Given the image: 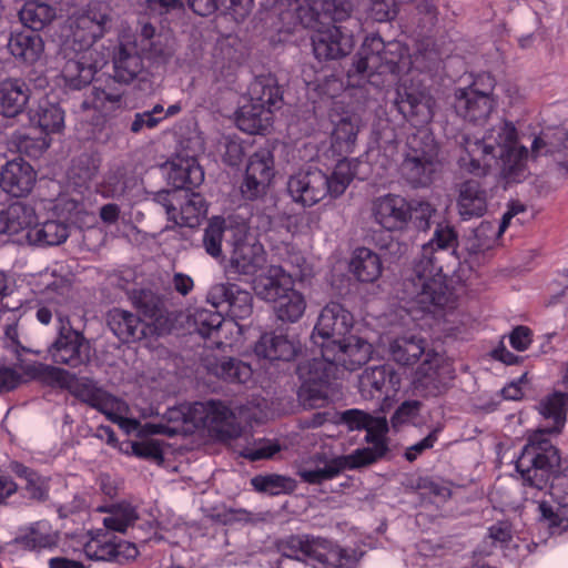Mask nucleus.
Segmentation results:
<instances>
[{"mask_svg":"<svg viewBox=\"0 0 568 568\" xmlns=\"http://www.w3.org/2000/svg\"><path fill=\"white\" fill-rule=\"evenodd\" d=\"M456 243L454 229L438 224L433 237L423 245L419 257L404 272L402 286L405 305L398 310V316L399 325L407 331L388 342L389 356L399 365H413L427 353L425 339L413 333L416 322L425 314L449 307L454 302L437 254L454 248Z\"/></svg>","mask_w":568,"mask_h":568,"instance_id":"obj_1","label":"nucleus"},{"mask_svg":"<svg viewBox=\"0 0 568 568\" xmlns=\"http://www.w3.org/2000/svg\"><path fill=\"white\" fill-rule=\"evenodd\" d=\"M459 143L463 153L458 164L474 175H484L495 166L507 183L521 182L529 175V161L541 155L568 175V131L558 133L549 142L535 138L529 152L520 144L515 124L500 119L485 131L481 139L463 135Z\"/></svg>","mask_w":568,"mask_h":568,"instance_id":"obj_2","label":"nucleus"},{"mask_svg":"<svg viewBox=\"0 0 568 568\" xmlns=\"http://www.w3.org/2000/svg\"><path fill=\"white\" fill-rule=\"evenodd\" d=\"M106 3L91 1L69 18L70 36L62 49L65 63L61 75L68 88L80 90L90 84L109 59V52L98 50L94 42L106 32L110 22Z\"/></svg>","mask_w":568,"mask_h":568,"instance_id":"obj_3","label":"nucleus"},{"mask_svg":"<svg viewBox=\"0 0 568 568\" xmlns=\"http://www.w3.org/2000/svg\"><path fill=\"white\" fill-rule=\"evenodd\" d=\"M537 408L546 420L551 422V425L539 428L529 437L516 460V470L527 488L542 491L548 487L550 477L560 465L558 449L550 443L547 435L562 429L568 410V394L554 392L545 396Z\"/></svg>","mask_w":568,"mask_h":568,"instance_id":"obj_4","label":"nucleus"},{"mask_svg":"<svg viewBox=\"0 0 568 568\" xmlns=\"http://www.w3.org/2000/svg\"><path fill=\"white\" fill-rule=\"evenodd\" d=\"M353 325L352 313L342 304L331 302L322 308L311 334V343L321 357L341 364L347 371L358 369L373 353L371 343L349 334Z\"/></svg>","mask_w":568,"mask_h":568,"instance_id":"obj_5","label":"nucleus"},{"mask_svg":"<svg viewBox=\"0 0 568 568\" xmlns=\"http://www.w3.org/2000/svg\"><path fill=\"white\" fill-rule=\"evenodd\" d=\"M425 58L426 54L410 55L407 48L399 41L385 43L378 36H368L347 71L348 84L362 87L369 82L373 85H379L381 82L375 79L376 77L385 74L404 77L414 69L427 68V64L422 61Z\"/></svg>","mask_w":568,"mask_h":568,"instance_id":"obj_6","label":"nucleus"},{"mask_svg":"<svg viewBox=\"0 0 568 568\" xmlns=\"http://www.w3.org/2000/svg\"><path fill=\"white\" fill-rule=\"evenodd\" d=\"M173 53L169 38L156 33L148 22L141 24L138 34L123 32L113 54L114 78L129 83L143 70V59L154 63L165 62Z\"/></svg>","mask_w":568,"mask_h":568,"instance_id":"obj_7","label":"nucleus"},{"mask_svg":"<svg viewBox=\"0 0 568 568\" xmlns=\"http://www.w3.org/2000/svg\"><path fill=\"white\" fill-rule=\"evenodd\" d=\"M169 420L191 423L195 427H204L219 438H232L240 434V427L233 412L221 402H197L181 405L166 413Z\"/></svg>","mask_w":568,"mask_h":568,"instance_id":"obj_8","label":"nucleus"},{"mask_svg":"<svg viewBox=\"0 0 568 568\" xmlns=\"http://www.w3.org/2000/svg\"><path fill=\"white\" fill-rule=\"evenodd\" d=\"M276 2L282 6L287 4V12H293L296 17V20L304 28H307L302 23L296 11L298 6L307 7L305 0H276ZM325 20L333 19L328 17H322L314 27H308L310 29H316L312 36V45L315 58L320 61H327L346 57L352 52L355 44L353 36L336 26L325 27Z\"/></svg>","mask_w":568,"mask_h":568,"instance_id":"obj_9","label":"nucleus"},{"mask_svg":"<svg viewBox=\"0 0 568 568\" xmlns=\"http://www.w3.org/2000/svg\"><path fill=\"white\" fill-rule=\"evenodd\" d=\"M338 366L341 364L322 357L298 364L297 374L302 381L298 398L305 407L316 408L326 404L331 379L335 378Z\"/></svg>","mask_w":568,"mask_h":568,"instance_id":"obj_10","label":"nucleus"},{"mask_svg":"<svg viewBox=\"0 0 568 568\" xmlns=\"http://www.w3.org/2000/svg\"><path fill=\"white\" fill-rule=\"evenodd\" d=\"M408 143L410 151L402 164L403 174L414 186L427 185L437 166V144L426 130H419Z\"/></svg>","mask_w":568,"mask_h":568,"instance_id":"obj_11","label":"nucleus"},{"mask_svg":"<svg viewBox=\"0 0 568 568\" xmlns=\"http://www.w3.org/2000/svg\"><path fill=\"white\" fill-rule=\"evenodd\" d=\"M372 459L366 450H355L353 454L332 458L316 454L298 465L297 475L307 484H322L335 478L345 469L369 465Z\"/></svg>","mask_w":568,"mask_h":568,"instance_id":"obj_12","label":"nucleus"},{"mask_svg":"<svg viewBox=\"0 0 568 568\" xmlns=\"http://www.w3.org/2000/svg\"><path fill=\"white\" fill-rule=\"evenodd\" d=\"M163 206L168 220L179 226L195 227L207 213L204 197L199 193H185L179 191L161 192L156 196Z\"/></svg>","mask_w":568,"mask_h":568,"instance_id":"obj_13","label":"nucleus"},{"mask_svg":"<svg viewBox=\"0 0 568 568\" xmlns=\"http://www.w3.org/2000/svg\"><path fill=\"white\" fill-rule=\"evenodd\" d=\"M395 105L414 126L428 124L434 115V99L420 85L402 78L396 89Z\"/></svg>","mask_w":568,"mask_h":568,"instance_id":"obj_14","label":"nucleus"},{"mask_svg":"<svg viewBox=\"0 0 568 568\" xmlns=\"http://www.w3.org/2000/svg\"><path fill=\"white\" fill-rule=\"evenodd\" d=\"M92 347L82 333L75 331L70 324L59 326L55 341L48 353L55 364L75 368L90 362Z\"/></svg>","mask_w":568,"mask_h":568,"instance_id":"obj_15","label":"nucleus"},{"mask_svg":"<svg viewBox=\"0 0 568 568\" xmlns=\"http://www.w3.org/2000/svg\"><path fill=\"white\" fill-rule=\"evenodd\" d=\"M287 190L292 199L304 206H313L327 195L333 197L329 176L320 169L302 170L292 175Z\"/></svg>","mask_w":568,"mask_h":568,"instance_id":"obj_16","label":"nucleus"},{"mask_svg":"<svg viewBox=\"0 0 568 568\" xmlns=\"http://www.w3.org/2000/svg\"><path fill=\"white\" fill-rule=\"evenodd\" d=\"M372 216L383 229L404 231L412 222V204L402 195L386 194L372 202Z\"/></svg>","mask_w":568,"mask_h":568,"instance_id":"obj_17","label":"nucleus"},{"mask_svg":"<svg viewBox=\"0 0 568 568\" xmlns=\"http://www.w3.org/2000/svg\"><path fill=\"white\" fill-rule=\"evenodd\" d=\"M232 246L229 272L253 280L266 266L265 250L255 239L241 233Z\"/></svg>","mask_w":568,"mask_h":568,"instance_id":"obj_18","label":"nucleus"},{"mask_svg":"<svg viewBox=\"0 0 568 568\" xmlns=\"http://www.w3.org/2000/svg\"><path fill=\"white\" fill-rule=\"evenodd\" d=\"M274 176V159L267 149L257 150L250 156L241 186L243 196L255 200L265 194Z\"/></svg>","mask_w":568,"mask_h":568,"instance_id":"obj_19","label":"nucleus"},{"mask_svg":"<svg viewBox=\"0 0 568 568\" xmlns=\"http://www.w3.org/2000/svg\"><path fill=\"white\" fill-rule=\"evenodd\" d=\"M37 182V172L22 158L8 161L0 171V186L3 192L14 196H27Z\"/></svg>","mask_w":568,"mask_h":568,"instance_id":"obj_20","label":"nucleus"},{"mask_svg":"<svg viewBox=\"0 0 568 568\" xmlns=\"http://www.w3.org/2000/svg\"><path fill=\"white\" fill-rule=\"evenodd\" d=\"M207 301L211 302L214 307L226 303L229 314L234 320H245L250 317L253 312L252 295L234 284L220 283L213 285L209 292Z\"/></svg>","mask_w":568,"mask_h":568,"instance_id":"obj_21","label":"nucleus"},{"mask_svg":"<svg viewBox=\"0 0 568 568\" xmlns=\"http://www.w3.org/2000/svg\"><path fill=\"white\" fill-rule=\"evenodd\" d=\"M95 409L104 414L110 420L119 423L126 433L136 432L138 436L141 437L151 434H161L164 429L160 424L145 423L141 425L138 419L122 417V415L128 412L126 404L105 390Z\"/></svg>","mask_w":568,"mask_h":568,"instance_id":"obj_22","label":"nucleus"},{"mask_svg":"<svg viewBox=\"0 0 568 568\" xmlns=\"http://www.w3.org/2000/svg\"><path fill=\"white\" fill-rule=\"evenodd\" d=\"M442 357L434 353H426V357L417 368L414 376V388L424 396H436L446 386L449 378L446 367L440 366Z\"/></svg>","mask_w":568,"mask_h":568,"instance_id":"obj_23","label":"nucleus"},{"mask_svg":"<svg viewBox=\"0 0 568 568\" xmlns=\"http://www.w3.org/2000/svg\"><path fill=\"white\" fill-rule=\"evenodd\" d=\"M300 351L301 344L296 338L277 332L262 334L254 345L255 355L270 362H290Z\"/></svg>","mask_w":568,"mask_h":568,"instance_id":"obj_24","label":"nucleus"},{"mask_svg":"<svg viewBox=\"0 0 568 568\" xmlns=\"http://www.w3.org/2000/svg\"><path fill=\"white\" fill-rule=\"evenodd\" d=\"M400 387V376L392 365L384 364L366 368L359 376V389L364 397H374L376 394L397 393Z\"/></svg>","mask_w":568,"mask_h":568,"instance_id":"obj_25","label":"nucleus"},{"mask_svg":"<svg viewBox=\"0 0 568 568\" xmlns=\"http://www.w3.org/2000/svg\"><path fill=\"white\" fill-rule=\"evenodd\" d=\"M307 7L298 6L297 14L306 27H314L322 17L343 21L349 17L353 6L348 0H305Z\"/></svg>","mask_w":568,"mask_h":568,"instance_id":"obj_26","label":"nucleus"},{"mask_svg":"<svg viewBox=\"0 0 568 568\" xmlns=\"http://www.w3.org/2000/svg\"><path fill=\"white\" fill-rule=\"evenodd\" d=\"M162 170L168 182L178 190H191L204 181V172L194 158H172Z\"/></svg>","mask_w":568,"mask_h":568,"instance_id":"obj_27","label":"nucleus"},{"mask_svg":"<svg viewBox=\"0 0 568 568\" xmlns=\"http://www.w3.org/2000/svg\"><path fill=\"white\" fill-rule=\"evenodd\" d=\"M292 285V276L280 265H266L252 280L254 293L265 302H272Z\"/></svg>","mask_w":568,"mask_h":568,"instance_id":"obj_28","label":"nucleus"},{"mask_svg":"<svg viewBox=\"0 0 568 568\" xmlns=\"http://www.w3.org/2000/svg\"><path fill=\"white\" fill-rule=\"evenodd\" d=\"M17 542L27 550H53L60 541V534L48 520H39L20 529Z\"/></svg>","mask_w":568,"mask_h":568,"instance_id":"obj_29","label":"nucleus"},{"mask_svg":"<svg viewBox=\"0 0 568 568\" xmlns=\"http://www.w3.org/2000/svg\"><path fill=\"white\" fill-rule=\"evenodd\" d=\"M454 108L465 120L477 122L488 118L496 106L495 98H483L468 90H455Z\"/></svg>","mask_w":568,"mask_h":568,"instance_id":"obj_30","label":"nucleus"},{"mask_svg":"<svg viewBox=\"0 0 568 568\" xmlns=\"http://www.w3.org/2000/svg\"><path fill=\"white\" fill-rule=\"evenodd\" d=\"M30 89L19 79H7L0 82V114L14 118L26 110L30 101Z\"/></svg>","mask_w":568,"mask_h":568,"instance_id":"obj_31","label":"nucleus"},{"mask_svg":"<svg viewBox=\"0 0 568 568\" xmlns=\"http://www.w3.org/2000/svg\"><path fill=\"white\" fill-rule=\"evenodd\" d=\"M28 116L30 123L41 129L47 135L58 133L64 126V112L47 98H40L33 102L28 109Z\"/></svg>","mask_w":568,"mask_h":568,"instance_id":"obj_32","label":"nucleus"},{"mask_svg":"<svg viewBox=\"0 0 568 568\" xmlns=\"http://www.w3.org/2000/svg\"><path fill=\"white\" fill-rule=\"evenodd\" d=\"M457 207L463 220L480 217L487 211V193L476 180H468L459 186Z\"/></svg>","mask_w":568,"mask_h":568,"instance_id":"obj_33","label":"nucleus"},{"mask_svg":"<svg viewBox=\"0 0 568 568\" xmlns=\"http://www.w3.org/2000/svg\"><path fill=\"white\" fill-rule=\"evenodd\" d=\"M235 122L241 131L248 134H258L272 126L273 113L267 110V106L247 100L237 110Z\"/></svg>","mask_w":568,"mask_h":568,"instance_id":"obj_34","label":"nucleus"},{"mask_svg":"<svg viewBox=\"0 0 568 568\" xmlns=\"http://www.w3.org/2000/svg\"><path fill=\"white\" fill-rule=\"evenodd\" d=\"M34 209L23 202H13L0 210V234H18L36 223Z\"/></svg>","mask_w":568,"mask_h":568,"instance_id":"obj_35","label":"nucleus"},{"mask_svg":"<svg viewBox=\"0 0 568 568\" xmlns=\"http://www.w3.org/2000/svg\"><path fill=\"white\" fill-rule=\"evenodd\" d=\"M8 49L16 59L33 64L42 57L44 42L40 34L33 31H22L11 34Z\"/></svg>","mask_w":568,"mask_h":568,"instance_id":"obj_36","label":"nucleus"},{"mask_svg":"<svg viewBox=\"0 0 568 568\" xmlns=\"http://www.w3.org/2000/svg\"><path fill=\"white\" fill-rule=\"evenodd\" d=\"M276 318L284 323L298 322L306 311V300L303 293L290 286L272 301Z\"/></svg>","mask_w":568,"mask_h":568,"instance_id":"obj_37","label":"nucleus"},{"mask_svg":"<svg viewBox=\"0 0 568 568\" xmlns=\"http://www.w3.org/2000/svg\"><path fill=\"white\" fill-rule=\"evenodd\" d=\"M109 326L122 342L141 339L145 335V324L136 315L120 308L109 314Z\"/></svg>","mask_w":568,"mask_h":568,"instance_id":"obj_38","label":"nucleus"},{"mask_svg":"<svg viewBox=\"0 0 568 568\" xmlns=\"http://www.w3.org/2000/svg\"><path fill=\"white\" fill-rule=\"evenodd\" d=\"M248 100L267 106L273 113L282 104V92L276 78L271 74L256 77L250 84Z\"/></svg>","mask_w":568,"mask_h":568,"instance_id":"obj_39","label":"nucleus"},{"mask_svg":"<svg viewBox=\"0 0 568 568\" xmlns=\"http://www.w3.org/2000/svg\"><path fill=\"white\" fill-rule=\"evenodd\" d=\"M288 545L296 550L295 557L328 567L331 541L321 537H293Z\"/></svg>","mask_w":568,"mask_h":568,"instance_id":"obj_40","label":"nucleus"},{"mask_svg":"<svg viewBox=\"0 0 568 568\" xmlns=\"http://www.w3.org/2000/svg\"><path fill=\"white\" fill-rule=\"evenodd\" d=\"M349 268L359 282L373 283L381 276L383 265L377 253L367 247H358L354 251Z\"/></svg>","mask_w":568,"mask_h":568,"instance_id":"obj_41","label":"nucleus"},{"mask_svg":"<svg viewBox=\"0 0 568 568\" xmlns=\"http://www.w3.org/2000/svg\"><path fill=\"white\" fill-rule=\"evenodd\" d=\"M361 126V119L355 114H346L334 124L332 148L342 154L353 152Z\"/></svg>","mask_w":568,"mask_h":568,"instance_id":"obj_42","label":"nucleus"},{"mask_svg":"<svg viewBox=\"0 0 568 568\" xmlns=\"http://www.w3.org/2000/svg\"><path fill=\"white\" fill-rule=\"evenodd\" d=\"M241 233V230L226 227L225 221L222 217L215 216L210 221L204 231L203 246L209 255L214 258H220L223 256V241H232L233 243L235 240H239Z\"/></svg>","mask_w":568,"mask_h":568,"instance_id":"obj_43","label":"nucleus"},{"mask_svg":"<svg viewBox=\"0 0 568 568\" xmlns=\"http://www.w3.org/2000/svg\"><path fill=\"white\" fill-rule=\"evenodd\" d=\"M236 423L240 425L237 420ZM222 439L227 440L229 438ZM231 439L236 440L234 446L235 450L241 456L248 458L250 460L270 458L280 450V446L268 439H253L248 434H244V436H242V428H240V434L236 437H232Z\"/></svg>","mask_w":568,"mask_h":568,"instance_id":"obj_44","label":"nucleus"},{"mask_svg":"<svg viewBox=\"0 0 568 568\" xmlns=\"http://www.w3.org/2000/svg\"><path fill=\"white\" fill-rule=\"evenodd\" d=\"M69 236V226L64 222L49 220L41 224H33L28 231L27 237L30 243L37 245H59Z\"/></svg>","mask_w":568,"mask_h":568,"instance_id":"obj_45","label":"nucleus"},{"mask_svg":"<svg viewBox=\"0 0 568 568\" xmlns=\"http://www.w3.org/2000/svg\"><path fill=\"white\" fill-rule=\"evenodd\" d=\"M20 21L31 31L42 30L57 18L55 7L40 1H27L19 12Z\"/></svg>","mask_w":568,"mask_h":568,"instance_id":"obj_46","label":"nucleus"},{"mask_svg":"<svg viewBox=\"0 0 568 568\" xmlns=\"http://www.w3.org/2000/svg\"><path fill=\"white\" fill-rule=\"evenodd\" d=\"M83 551L90 560L114 561L115 536L109 530H99L84 544Z\"/></svg>","mask_w":568,"mask_h":568,"instance_id":"obj_47","label":"nucleus"},{"mask_svg":"<svg viewBox=\"0 0 568 568\" xmlns=\"http://www.w3.org/2000/svg\"><path fill=\"white\" fill-rule=\"evenodd\" d=\"M209 371L216 377L230 383L244 384L252 377L251 366L235 358H223L209 365Z\"/></svg>","mask_w":568,"mask_h":568,"instance_id":"obj_48","label":"nucleus"},{"mask_svg":"<svg viewBox=\"0 0 568 568\" xmlns=\"http://www.w3.org/2000/svg\"><path fill=\"white\" fill-rule=\"evenodd\" d=\"M364 429L366 430V440L372 444V447L362 448L369 453L374 463L378 457L383 456L387 449L385 435L388 430V424L385 417H373L368 415Z\"/></svg>","mask_w":568,"mask_h":568,"instance_id":"obj_49","label":"nucleus"},{"mask_svg":"<svg viewBox=\"0 0 568 568\" xmlns=\"http://www.w3.org/2000/svg\"><path fill=\"white\" fill-rule=\"evenodd\" d=\"M122 94L115 81L108 80L104 87L94 85L92 88L90 104L100 112L109 113L120 106Z\"/></svg>","mask_w":568,"mask_h":568,"instance_id":"obj_50","label":"nucleus"},{"mask_svg":"<svg viewBox=\"0 0 568 568\" xmlns=\"http://www.w3.org/2000/svg\"><path fill=\"white\" fill-rule=\"evenodd\" d=\"M102 511H109V516L103 518V525L108 530L125 532L139 518L136 509L130 504L112 505L109 509L100 508Z\"/></svg>","mask_w":568,"mask_h":568,"instance_id":"obj_51","label":"nucleus"},{"mask_svg":"<svg viewBox=\"0 0 568 568\" xmlns=\"http://www.w3.org/2000/svg\"><path fill=\"white\" fill-rule=\"evenodd\" d=\"M23 372L30 378L39 379L53 387L63 388L67 387L69 383V374L67 371L42 363L28 364L23 367Z\"/></svg>","mask_w":568,"mask_h":568,"instance_id":"obj_52","label":"nucleus"},{"mask_svg":"<svg viewBox=\"0 0 568 568\" xmlns=\"http://www.w3.org/2000/svg\"><path fill=\"white\" fill-rule=\"evenodd\" d=\"M128 187L126 170L122 164H113L104 174L98 192L105 199L122 196Z\"/></svg>","mask_w":568,"mask_h":568,"instance_id":"obj_53","label":"nucleus"},{"mask_svg":"<svg viewBox=\"0 0 568 568\" xmlns=\"http://www.w3.org/2000/svg\"><path fill=\"white\" fill-rule=\"evenodd\" d=\"M359 161L356 159L343 158L337 161L334 171L329 176L333 197L343 194L352 180L358 174Z\"/></svg>","mask_w":568,"mask_h":568,"instance_id":"obj_54","label":"nucleus"},{"mask_svg":"<svg viewBox=\"0 0 568 568\" xmlns=\"http://www.w3.org/2000/svg\"><path fill=\"white\" fill-rule=\"evenodd\" d=\"M16 473L26 480L24 490L30 499L40 501L48 497L49 485L42 476L24 466H19Z\"/></svg>","mask_w":568,"mask_h":568,"instance_id":"obj_55","label":"nucleus"},{"mask_svg":"<svg viewBox=\"0 0 568 568\" xmlns=\"http://www.w3.org/2000/svg\"><path fill=\"white\" fill-rule=\"evenodd\" d=\"M212 308H199L193 315V322L197 333L203 336H210L214 331L219 329L224 321L222 314Z\"/></svg>","mask_w":568,"mask_h":568,"instance_id":"obj_56","label":"nucleus"},{"mask_svg":"<svg viewBox=\"0 0 568 568\" xmlns=\"http://www.w3.org/2000/svg\"><path fill=\"white\" fill-rule=\"evenodd\" d=\"M251 484L255 490L270 495H278L292 488L290 478L275 474L255 476L251 479Z\"/></svg>","mask_w":568,"mask_h":568,"instance_id":"obj_57","label":"nucleus"},{"mask_svg":"<svg viewBox=\"0 0 568 568\" xmlns=\"http://www.w3.org/2000/svg\"><path fill=\"white\" fill-rule=\"evenodd\" d=\"M158 3L166 11L187 4L194 13L201 17H209L219 8V0H158Z\"/></svg>","mask_w":568,"mask_h":568,"instance_id":"obj_58","label":"nucleus"},{"mask_svg":"<svg viewBox=\"0 0 568 568\" xmlns=\"http://www.w3.org/2000/svg\"><path fill=\"white\" fill-rule=\"evenodd\" d=\"M362 554L355 548H343L334 545L331 541V549L328 555L329 568H354L358 562Z\"/></svg>","mask_w":568,"mask_h":568,"instance_id":"obj_59","label":"nucleus"},{"mask_svg":"<svg viewBox=\"0 0 568 568\" xmlns=\"http://www.w3.org/2000/svg\"><path fill=\"white\" fill-rule=\"evenodd\" d=\"M53 315L57 316L60 326L62 324H70L67 316L63 315L60 311V300L58 298L57 294L55 296H49L45 300L39 302L36 312L37 320L43 325H48L51 322Z\"/></svg>","mask_w":568,"mask_h":568,"instance_id":"obj_60","label":"nucleus"},{"mask_svg":"<svg viewBox=\"0 0 568 568\" xmlns=\"http://www.w3.org/2000/svg\"><path fill=\"white\" fill-rule=\"evenodd\" d=\"M135 304L144 317L159 320L163 314V301L151 291H141L135 298Z\"/></svg>","mask_w":568,"mask_h":568,"instance_id":"obj_61","label":"nucleus"},{"mask_svg":"<svg viewBox=\"0 0 568 568\" xmlns=\"http://www.w3.org/2000/svg\"><path fill=\"white\" fill-rule=\"evenodd\" d=\"M50 143L51 140L47 134L39 138H31L29 135L17 136L19 152L30 158H39L50 146Z\"/></svg>","mask_w":568,"mask_h":568,"instance_id":"obj_62","label":"nucleus"},{"mask_svg":"<svg viewBox=\"0 0 568 568\" xmlns=\"http://www.w3.org/2000/svg\"><path fill=\"white\" fill-rule=\"evenodd\" d=\"M162 113L164 108L161 104H155L152 110L136 113L130 126L131 132L136 134L144 128H155L163 120V116H160Z\"/></svg>","mask_w":568,"mask_h":568,"instance_id":"obj_63","label":"nucleus"},{"mask_svg":"<svg viewBox=\"0 0 568 568\" xmlns=\"http://www.w3.org/2000/svg\"><path fill=\"white\" fill-rule=\"evenodd\" d=\"M420 410V403L418 400H405L395 410L390 418L393 428L399 429L406 424L414 423Z\"/></svg>","mask_w":568,"mask_h":568,"instance_id":"obj_64","label":"nucleus"}]
</instances>
